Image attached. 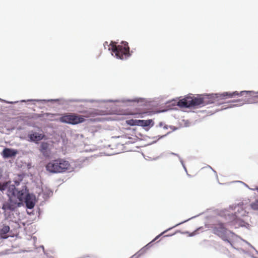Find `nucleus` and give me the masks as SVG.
<instances>
[{"label":"nucleus","mask_w":258,"mask_h":258,"mask_svg":"<svg viewBox=\"0 0 258 258\" xmlns=\"http://www.w3.org/2000/svg\"><path fill=\"white\" fill-rule=\"evenodd\" d=\"M241 98L235 102H240L239 105L245 103H258V92L251 91H242L240 92H223L221 94H212L209 95H201L196 97L186 96L178 101L177 105L180 107H196L204 106L209 104L223 102V100L234 97Z\"/></svg>","instance_id":"f257e3e1"},{"label":"nucleus","mask_w":258,"mask_h":258,"mask_svg":"<svg viewBox=\"0 0 258 258\" xmlns=\"http://www.w3.org/2000/svg\"><path fill=\"white\" fill-rule=\"evenodd\" d=\"M104 46L107 45L108 46V50L112 51V54L114 56L120 59H125L131 56L130 53V47L128 45V43L126 41H122L121 44L116 45V42L111 41L109 45L107 42H105L104 43Z\"/></svg>","instance_id":"f03ea898"},{"label":"nucleus","mask_w":258,"mask_h":258,"mask_svg":"<svg viewBox=\"0 0 258 258\" xmlns=\"http://www.w3.org/2000/svg\"><path fill=\"white\" fill-rule=\"evenodd\" d=\"M70 164L64 159L57 158L52 160L46 165V170L51 173H58L65 172L69 169Z\"/></svg>","instance_id":"7ed1b4c3"},{"label":"nucleus","mask_w":258,"mask_h":258,"mask_svg":"<svg viewBox=\"0 0 258 258\" xmlns=\"http://www.w3.org/2000/svg\"><path fill=\"white\" fill-rule=\"evenodd\" d=\"M212 232L220 237L222 240L230 243L229 238L233 237L234 233L226 228L225 224L221 222H217L211 226Z\"/></svg>","instance_id":"20e7f679"},{"label":"nucleus","mask_w":258,"mask_h":258,"mask_svg":"<svg viewBox=\"0 0 258 258\" xmlns=\"http://www.w3.org/2000/svg\"><path fill=\"white\" fill-rule=\"evenodd\" d=\"M61 122L72 124H76L83 122L85 119L82 115H77L75 113H68L64 114L59 118Z\"/></svg>","instance_id":"39448f33"},{"label":"nucleus","mask_w":258,"mask_h":258,"mask_svg":"<svg viewBox=\"0 0 258 258\" xmlns=\"http://www.w3.org/2000/svg\"><path fill=\"white\" fill-rule=\"evenodd\" d=\"M7 189V194L11 200L13 199H16V193L17 189L14 185H9V183L7 182L6 184H1V191Z\"/></svg>","instance_id":"423d86ee"},{"label":"nucleus","mask_w":258,"mask_h":258,"mask_svg":"<svg viewBox=\"0 0 258 258\" xmlns=\"http://www.w3.org/2000/svg\"><path fill=\"white\" fill-rule=\"evenodd\" d=\"M39 151L45 157L48 158L50 157L51 151L49 148V144L48 143L42 142L40 146Z\"/></svg>","instance_id":"0eeeda50"},{"label":"nucleus","mask_w":258,"mask_h":258,"mask_svg":"<svg viewBox=\"0 0 258 258\" xmlns=\"http://www.w3.org/2000/svg\"><path fill=\"white\" fill-rule=\"evenodd\" d=\"M28 195V190L25 185L23 186L21 190L17 189L16 193V200L18 199L19 201H23L24 199H26V197Z\"/></svg>","instance_id":"6e6552de"},{"label":"nucleus","mask_w":258,"mask_h":258,"mask_svg":"<svg viewBox=\"0 0 258 258\" xmlns=\"http://www.w3.org/2000/svg\"><path fill=\"white\" fill-rule=\"evenodd\" d=\"M17 203V201L16 199H13V200H11L9 198V201L3 204L2 209L5 211L7 210L13 211L16 208Z\"/></svg>","instance_id":"1a4fd4ad"},{"label":"nucleus","mask_w":258,"mask_h":258,"mask_svg":"<svg viewBox=\"0 0 258 258\" xmlns=\"http://www.w3.org/2000/svg\"><path fill=\"white\" fill-rule=\"evenodd\" d=\"M45 137L44 134H39L38 133H32L29 134L28 138L30 139V141L34 142H38L41 141Z\"/></svg>","instance_id":"9d476101"},{"label":"nucleus","mask_w":258,"mask_h":258,"mask_svg":"<svg viewBox=\"0 0 258 258\" xmlns=\"http://www.w3.org/2000/svg\"><path fill=\"white\" fill-rule=\"evenodd\" d=\"M17 152L14 150L6 148L4 150L3 152V155L4 157H12L16 155Z\"/></svg>","instance_id":"9b49d317"},{"label":"nucleus","mask_w":258,"mask_h":258,"mask_svg":"<svg viewBox=\"0 0 258 258\" xmlns=\"http://www.w3.org/2000/svg\"><path fill=\"white\" fill-rule=\"evenodd\" d=\"M237 209V212L235 213L236 218H240L246 215V211L244 210L242 207L241 206H238L236 207Z\"/></svg>","instance_id":"f8f14e48"},{"label":"nucleus","mask_w":258,"mask_h":258,"mask_svg":"<svg viewBox=\"0 0 258 258\" xmlns=\"http://www.w3.org/2000/svg\"><path fill=\"white\" fill-rule=\"evenodd\" d=\"M10 231V227L9 226H4L3 228L1 229V238L6 239L9 237V235L6 234Z\"/></svg>","instance_id":"ddd939ff"},{"label":"nucleus","mask_w":258,"mask_h":258,"mask_svg":"<svg viewBox=\"0 0 258 258\" xmlns=\"http://www.w3.org/2000/svg\"><path fill=\"white\" fill-rule=\"evenodd\" d=\"M151 123H152V125L153 124L152 119L139 120V126H148L150 125Z\"/></svg>","instance_id":"4468645a"},{"label":"nucleus","mask_w":258,"mask_h":258,"mask_svg":"<svg viewBox=\"0 0 258 258\" xmlns=\"http://www.w3.org/2000/svg\"><path fill=\"white\" fill-rule=\"evenodd\" d=\"M126 123L132 126L138 125L139 126V120L137 119H128L126 121Z\"/></svg>","instance_id":"2eb2a0df"},{"label":"nucleus","mask_w":258,"mask_h":258,"mask_svg":"<svg viewBox=\"0 0 258 258\" xmlns=\"http://www.w3.org/2000/svg\"><path fill=\"white\" fill-rule=\"evenodd\" d=\"M256 190L258 191V188ZM250 207L253 210H258V199L250 204Z\"/></svg>","instance_id":"dca6fc26"},{"label":"nucleus","mask_w":258,"mask_h":258,"mask_svg":"<svg viewBox=\"0 0 258 258\" xmlns=\"http://www.w3.org/2000/svg\"><path fill=\"white\" fill-rule=\"evenodd\" d=\"M26 205H27V207L29 209H32L34 206V204L32 202H29L27 200L26 201Z\"/></svg>","instance_id":"f3484780"},{"label":"nucleus","mask_w":258,"mask_h":258,"mask_svg":"<svg viewBox=\"0 0 258 258\" xmlns=\"http://www.w3.org/2000/svg\"><path fill=\"white\" fill-rule=\"evenodd\" d=\"M145 112H141V113H130L128 114H131V115H135V114H140L142 115L143 114H144Z\"/></svg>","instance_id":"a211bd4d"},{"label":"nucleus","mask_w":258,"mask_h":258,"mask_svg":"<svg viewBox=\"0 0 258 258\" xmlns=\"http://www.w3.org/2000/svg\"><path fill=\"white\" fill-rule=\"evenodd\" d=\"M160 236V235L157 236L151 242H153L155 240H157Z\"/></svg>","instance_id":"6ab92c4d"},{"label":"nucleus","mask_w":258,"mask_h":258,"mask_svg":"<svg viewBox=\"0 0 258 258\" xmlns=\"http://www.w3.org/2000/svg\"><path fill=\"white\" fill-rule=\"evenodd\" d=\"M239 218H236V217L235 216V218H234V220H235V219H239Z\"/></svg>","instance_id":"aec40b11"},{"label":"nucleus","mask_w":258,"mask_h":258,"mask_svg":"<svg viewBox=\"0 0 258 258\" xmlns=\"http://www.w3.org/2000/svg\"><path fill=\"white\" fill-rule=\"evenodd\" d=\"M165 231L163 232L162 233H161L160 235L163 234V233H165Z\"/></svg>","instance_id":"412c9836"}]
</instances>
